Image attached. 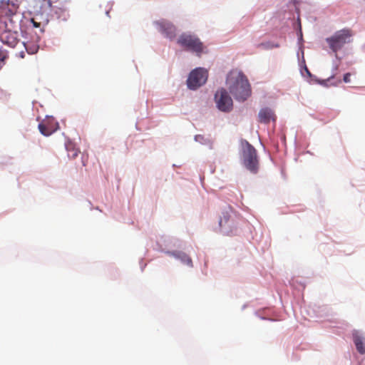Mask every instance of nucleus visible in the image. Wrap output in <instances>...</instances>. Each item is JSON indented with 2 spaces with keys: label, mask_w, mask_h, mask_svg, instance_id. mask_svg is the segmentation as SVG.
Instances as JSON below:
<instances>
[{
  "label": "nucleus",
  "mask_w": 365,
  "mask_h": 365,
  "mask_svg": "<svg viewBox=\"0 0 365 365\" xmlns=\"http://www.w3.org/2000/svg\"><path fill=\"white\" fill-rule=\"evenodd\" d=\"M239 218L231 210L222 212L219 225L222 232L227 235L235 234L237 230Z\"/></svg>",
  "instance_id": "obj_5"
},
{
  "label": "nucleus",
  "mask_w": 365,
  "mask_h": 365,
  "mask_svg": "<svg viewBox=\"0 0 365 365\" xmlns=\"http://www.w3.org/2000/svg\"><path fill=\"white\" fill-rule=\"evenodd\" d=\"M178 43L185 49L196 53L199 56L204 48L199 38L189 34H181L178 39Z\"/></svg>",
  "instance_id": "obj_4"
},
{
  "label": "nucleus",
  "mask_w": 365,
  "mask_h": 365,
  "mask_svg": "<svg viewBox=\"0 0 365 365\" xmlns=\"http://www.w3.org/2000/svg\"><path fill=\"white\" fill-rule=\"evenodd\" d=\"M242 160L245 167L252 173H257L259 161L256 149L247 140L241 141Z\"/></svg>",
  "instance_id": "obj_2"
},
{
  "label": "nucleus",
  "mask_w": 365,
  "mask_h": 365,
  "mask_svg": "<svg viewBox=\"0 0 365 365\" xmlns=\"http://www.w3.org/2000/svg\"><path fill=\"white\" fill-rule=\"evenodd\" d=\"M259 121L262 123H269L270 120H275V115L273 111L267 108H262L259 112Z\"/></svg>",
  "instance_id": "obj_11"
},
{
  "label": "nucleus",
  "mask_w": 365,
  "mask_h": 365,
  "mask_svg": "<svg viewBox=\"0 0 365 365\" xmlns=\"http://www.w3.org/2000/svg\"><path fill=\"white\" fill-rule=\"evenodd\" d=\"M21 45L24 46L27 53L29 54H34L38 52L39 46L36 43L34 42H21Z\"/></svg>",
  "instance_id": "obj_15"
},
{
  "label": "nucleus",
  "mask_w": 365,
  "mask_h": 365,
  "mask_svg": "<svg viewBox=\"0 0 365 365\" xmlns=\"http://www.w3.org/2000/svg\"><path fill=\"white\" fill-rule=\"evenodd\" d=\"M169 254H170L173 256H174L175 257L180 259L182 261V262H183L184 264H185L188 266H190V267L192 266V262L191 258L188 255H187L185 253H183V252L170 253V252H169Z\"/></svg>",
  "instance_id": "obj_14"
},
{
  "label": "nucleus",
  "mask_w": 365,
  "mask_h": 365,
  "mask_svg": "<svg viewBox=\"0 0 365 365\" xmlns=\"http://www.w3.org/2000/svg\"><path fill=\"white\" fill-rule=\"evenodd\" d=\"M207 71L202 68H197L192 71L187 80V87L195 90L205 84L207 80Z\"/></svg>",
  "instance_id": "obj_6"
},
{
  "label": "nucleus",
  "mask_w": 365,
  "mask_h": 365,
  "mask_svg": "<svg viewBox=\"0 0 365 365\" xmlns=\"http://www.w3.org/2000/svg\"><path fill=\"white\" fill-rule=\"evenodd\" d=\"M215 98L219 110L224 112L232 110L233 106L232 100L225 88L217 91L215 95Z\"/></svg>",
  "instance_id": "obj_7"
},
{
  "label": "nucleus",
  "mask_w": 365,
  "mask_h": 365,
  "mask_svg": "<svg viewBox=\"0 0 365 365\" xmlns=\"http://www.w3.org/2000/svg\"><path fill=\"white\" fill-rule=\"evenodd\" d=\"M157 25L159 27L160 31L165 34L166 37L170 39L175 38L176 29L173 24L165 20H161L157 22Z\"/></svg>",
  "instance_id": "obj_10"
},
{
  "label": "nucleus",
  "mask_w": 365,
  "mask_h": 365,
  "mask_svg": "<svg viewBox=\"0 0 365 365\" xmlns=\"http://www.w3.org/2000/svg\"><path fill=\"white\" fill-rule=\"evenodd\" d=\"M38 129L41 134L48 136L58 129V123L52 119H47L38 124Z\"/></svg>",
  "instance_id": "obj_9"
},
{
  "label": "nucleus",
  "mask_w": 365,
  "mask_h": 365,
  "mask_svg": "<svg viewBox=\"0 0 365 365\" xmlns=\"http://www.w3.org/2000/svg\"><path fill=\"white\" fill-rule=\"evenodd\" d=\"M66 148L68 152V156L71 158H75L79 153V150L76 147V145L71 142H68L66 144Z\"/></svg>",
  "instance_id": "obj_13"
},
{
  "label": "nucleus",
  "mask_w": 365,
  "mask_h": 365,
  "mask_svg": "<svg viewBox=\"0 0 365 365\" xmlns=\"http://www.w3.org/2000/svg\"><path fill=\"white\" fill-rule=\"evenodd\" d=\"M279 46L277 44H272L271 43L267 42V43H262L258 45V47H261L264 49H270L274 47H278Z\"/></svg>",
  "instance_id": "obj_16"
},
{
  "label": "nucleus",
  "mask_w": 365,
  "mask_h": 365,
  "mask_svg": "<svg viewBox=\"0 0 365 365\" xmlns=\"http://www.w3.org/2000/svg\"><path fill=\"white\" fill-rule=\"evenodd\" d=\"M31 22L34 27H36V28L40 27V24L35 21L34 19H31Z\"/></svg>",
  "instance_id": "obj_20"
},
{
  "label": "nucleus",
  "mask_w": 365,
  "mask_h": 365,
  "mask_svg": "<svg viewBox=\"0 0 365 365\" xmlns=\"http://www.w3.org/2000/svg\"><path fill=\"white\" fill-rule=\"evenodd\" d=\"M19 56H20L21 58H24V56H25L24 52V51H20Z\"/></svg>",
  "instance_id": "obj_21"
},
{
  "label": "nucleus",
  "mask_w": 365,
  "mask_h": 365,
  "mask_svg": "<svg viewBox=\"0 0 365 365\" xmlns=\"http://www.w3.org/2000/svg\"><path fill=\"white\" fill-rule=\"evenodd\" d=\"M8 58L7 53L5 51L0 49V69L2 67L1 63Z\"/></svg>",
  "instance_id": "obj_17"
},
{
  "label": "nucleus",
  "mask_w": 365,
  "mask_h": 365,
  "mask_svg": "<svg viewBox=\"0 0 365 365\" xmlns=\"http://www.w3.org/2000/svg\"><path fill=\"white\" fill-rule=\"evenodd\" d=\"M353 34L351 29L345 28L336 31L331 36L327 38L326 42L330 50L336 53L345 44L351 42Z\"/></svg>",
  "instance_id": "obj_3"
},
{
  "label": "nucleus",
  "mask_w": 365,
  "mask_h": 365,
  "mask_svg": "<svg viewBox=\"0 0 365 365\" xmlns=\"http://www.w3.org/2000/svg\"><path fill=\"white\" fill-rule=\"evenodd\" d=\"M350 77H351V73H346L344 74V78H343V81L345 82V83H349L350 82Z\"/></svg>",
  "instance_id": "obj_18"
},
{
  "label": "nucleus",
  "mask_w": 365,
  "mask_h": 365,
  "mask_svg": "<svg viewBox=\"0 0 365 365\" xmlns=\"http://www.w3.org/2000/svg\"><path fill=\"white\" fill-rule=\"evenodd\" d=\"M352 336L356 350L361 354H365V343L364 336H362L358 331H354L352 334Z\"/></svg>",
  "instance_id": "obj_12"
},
{
  "label": "nucleus",
  "mask_w": 365,
  "mask_h": 365,
  "mask_svg": "<svg viewBox=\"0 0 365 365\" xmlns=\"http://www.w3.org/2000/svg\"><path fill=\"white\" fill-rule=\"evenodd\" d=\"M0 38L3 43L11 48H15L18 45L21 46L16 32L6 31L1 34Z\"/></svg>",
  "instance_id": "obj_8"
},
{
  "label": "nucleus",
  "mask_w": 365,
  "mask_h": 365,
  "mask_svg": "<svg viewBox=\"0 0 365 365\" xmlns=\"http://www.w3.org/2000/svg\"><path fill=\"white\" fill-rule=\"evenodd\" d=\"M226 84L230 93L238 101H245L251 95L249 81L240 71L232 70L227 75Z\"/></svg>",
  "instance_id": "obj_1"
},
{
  "label": "nucleus",
  "mask_w": 365,
  "mask_h": 365,
  "mask_svg": "<svg viewBox=\"0 0 365 365\" xmlns=\"http://www.w3.org/2000/svg\"><path fill=\"white\" fill-rule=\"evenodd\" d=\"M195 140L198 141V142H202V140H204V137L201 135H195Z\"/></svg>",
  "instance_id": "obj_19"
}]
</instances>
